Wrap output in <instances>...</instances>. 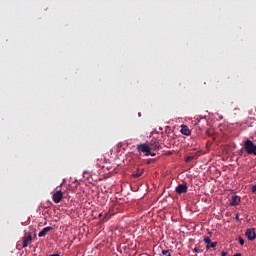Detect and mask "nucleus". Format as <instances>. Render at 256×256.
<instances>
[{
	"instance_id": "1",
	"label": "nucleus",
	"mask_w": 256,
	"mask_h": 256,
	"mask_svg": "<svg viewBox=\"0 0 256 256\" xmlns=\"http://www.w3.org/2000/svg\"><path fill=\"white\" fill-rule=\"evenodd\" d=\"M243 149H244V151H246V153L248 155H254L256 145H255V143H253V141L246 140V141L243 142Z\"/></svg>"
},
{
	"instance_id": "2",
	"label": "nucleus",
	"mask_w": 256,
	"mask_h": 256,
	"mask_svg": "<svg viewBox=\"0 0 256 256\" xmlns=\"http://www.w3.org/2000/svg\"><path fill=\"white\" fill-rule=\"evenodd\" d=\"M136 151H138L139 153H144V155L146 157H149V155H151V147L149 146V144L147 143H142V144H138L136 146Z\"/></svg>"
},
{
	"instance_id": "3",
	"label": "nucleus",
	"mask_w": 256,
	"mask_h": 256,
	"mask_svg": "<svg viewBox=\"0 0 256 256\" xmlns=\"http://www.w3.org/2000/svg\"><path fill=\"white\" fill-rule=\"evenodd\" d=\"M148 146H150V149L152 151L163 149V147H161V140L159 139V137L155 136L152 137L151 141L148 143Z\"/></svg>"
},
{
	"instance_id": "4",
	"label": "nucleus",
	"mask_w": 256,
	"mask_h": 256,
	"mask_svg": "<svg viewBox=\"0 0 256 256\" xmlns=\"http://www.w3.org/2000/svg\"><path fill=\"white\" fill-rule=\"evenodd\" d=\"M31 243H33V236L31 235V233H29V234L25 233L24 237L22 238L23 249L29 247V245H31Z\"/></svg>"
},
{
	"instance_id": "5",
	"label": "nucleus",
	"mask_w": 256,
	"mask_h": 256,
	"mask_svg": "<svg viewBox=\"0 0 256 256\" xmlns=\"http://www.w3.org/2000/svg\"><path fill=\"white\" fill-rule=\"evenodd\" d=\"M189 187L187 186V184H179L178 186H176L175 188V192L178 195H183V193H187Z\"/></svg>"
},
{
	"instance_id": "6",
	"label": "nucleus",
	"mask_w": 256,
	"mask_h": 256,
	"mask_svg": "<svg viewBox=\"0 0 256 256\" xmlns=\"http://www.w3.org/2000/svg\"><path fill=\"white\" fill-rule=\"evenodd\" d=\"M63 199V192H61V190H58L56 191L53 196H52V200L55 202V203H61Z\"/></svg>"
},
{
	"instance_id": "7",
	"label": "nucleus",
	"mask_w": 256,
	"mask_h": 256,
	"mask_svg": "<svg viewBox=\"0 0 256 256\" xmlns=\"http://www.w3.org/2000/svg\"><path fill=\"white\" fill-rule=\"evenodd\" d=\"M241 203V197L237 195H233L230 199V205L231 207H237Z\"/></svg>"
},
{
	"instance_id": "8",
	"label": "nucleus",
	"mask_w": 256,
	"mask_h": 256,
	"mask_svg": "<svg viewBox=\"0 0 256 256\" xmlns=\"http://www.w3.org/2000/svg\"><path fill=\"white\" fill-rule=\"evenodd\" d=\"M246 237L249 241H255L256 239L255 229H247Z\"/></svg>"
},
{
	"instance_id": "9",
	"label": "nucleus",
	"mask_w": 256,
	"mask_h": 256,
	"mask_svg": "<svg viewBox=\"0 0 256 256\" xmlns=\"http://www.w3.org/2000/svg\"><path fill=\"white\" fill-rule=\"evenodd\" d=\"M49 231H53V227L48 226L42 229V231L39 232L38 237H45Z\"/></svg>"
},
{
	"instance_id": "10",
	"label": "nucleus",
	"mask_w": 256,
	"mask_h": 256,
	"mask_svg": "<svg viewBox=\"0 0 256 256\" xmlns=\"http://www.w3.org/2000/svg\"><path fill=\"white\" fill-rule=\"evenodd\" d=\"M181 133H182V135L189 136V135H191V130H189V127L182 125Z\"/></svg>"
},
{
	"instance_id": "11",
	"label": "nucleus",
	"mask_w": 256,
	"mask_h": 256,
	"mask_svg": "<svg viewBox=\"0 0 256 256\" xmlns=\"http://www.w3.org/2000/svg\"><path fill=\"white\" fill-rule=\"evenodd\" d=\"M144 170L143 169H139L137 168V172L132 174V177H134V179H138V177H141V175H143Z\"/></svg>"
},
{
	"instance_id": "12",
	"label": "nucleus",
	"mask_w": 256,
	"mask_h": 256,
	"mask_svg": "<svg viewBox=\"0 0 256 256\" xmlns=\"http://www.w3.org/2000/svg\"><path fill=\"white\" fill-rule=\"evenodd\" d=\"M199 157V153H197V155H190L188 157H186L185 161L186 163H189L191 161H193V159H197Z\"/></svg>"
},
{
	"instance_id": "13",
	"label": "nucleus",
	"mask_w": 256,
	"mask_h": 256,
	"mask_svg": "<svg viewBox=\"0 0 256 256\" xmlns=\"http://www.w3.org/2000/svg\"><path fill=\"white\" fill-rule=\"evenodd\" d=\"M204 243L206 245V249L209 251V245H211V238L209 236L204 237Z\"/></svg>"
},
{
	"instance_id": "14",
	"label": "nucleus",
	"mask_w": 256,
	"mask_h": 256,
	"mask_svg": "<svg viewBox=\"0 0 256 256\" xmlns=\"http://www.w3.org/2000/svg\"><path fill=\"white\" fill-rule=\"evenodd\" d=\"M110 219H111V214L106 213V214L104 215L102 221L105 222V221H109Z\"/></svg>"
},
{
	"instance_id": "15",
	"label": "nucleus",
	"mask_w": 256,
	"mask_h": 256,
	"mask_svg": "<svg viewBox=\"0 0 256 256\" xmlns=\"http://www.w3.org/2000/svg\"><path fill=\"white\" fill-rule=\"evenodd\" d=\"M162 256H171V251H169V250H162Z\"/></svg>"
},
{
	"instance_id": "16",
	"label": "nucleus",
	"mask_w": 256,
	"mask_h": 256,
	"mask_svg": "<svg viewBox=\"0 0 256 256\" xmlns=\"http://www.w3.org/2000/svg\"><path fill=\"white\" fill-rule=\"evenodd\" d=\"M215 247H217V242H210L209 249H215Z\"/></svg>"
},
{
	"instance_id": "17",
	"label": "nucleus",
	"mask_w": 256,
	"mask_h": 256,
	"mask_svg": "<svg viewBox=\"0 0 256 256\" xmlns=\"http://www.w3.org/2000/svg\"><path fill=\"white\" fill-rule=\"evenodd\" d=\"M238 241L240 245H245V240L242 237H239Z\"/></svg>"
},
{
	"instance_id": "18",
	"label": "nucleus",
	"mask_w": 256,
	"mask_h": 256,
	"mask_svg": "<svg viewBox=\"0 0 256 256\" xmlns=\"http://www.w3.org/2000/svg\"><path fill=\"white\" fill-rule=\"evenodd\" d=\"M194 253H203V250H201V249L195 247V248H194Z\"/></svg>"
},
{
	"instance_id": "19",
	"label": "nucleus",
	"mask_w": 256,
	"mask_h": 256,
	"mask_svg": "<svg viewBox=\"0 0 256 256\" xmlns=\"http://www.w3.org/2000/svg\"><path fill=\"white\" fill-rule=\"evenodd\" d=\"M244 150H245V148L240 149V150L238 151V155H240V156L243 155V153L245 152Z\"/></svg>"
},
{
	"instance_id": "20",
	"label": "nucleus",
	"mask_w": 256,
	"mask_h": 256,
	"mask_svg": "<svg viewBox=\"0 0 256 256\" xmlns=\"http://www.w3.org/2000/svg\"><path fill=\"white\" fill-rule=\"evenodd\" d=\"M252 193H256V184L252 186Z\"/></svg>"
},
{
	"instance_id": "21",
	"label": "nucleus",
	"mask_w": 256,
	"mask_h": 256,
	"mask_svg": "<svg viewBox=\"0 0 256 256\" xmlns=\"http://www.w3.org/2000/svg\"><path fill=\"white\" fill-rule=\"evenodd\" d=\"M221 256H227V252L222 251V252H221Z\"/></svg>"
},
{
	"instance_id": "22",
	"label": "nucleus",
	"mask_w": 256,
	"mask_h": 256,
	"mask_svg": "<svg viewBox=\"0 0 256 256\" xmlns=\"http://www.w3.org/2000/svg\"><path fill=\"white\" fill-rule=\"evenodd\" d=\"M151 157H155V153H152V152H150V154H149Z\"/></svg>"
},
{
	"instance_id": "23",
	"label": "nucleus",
	"mask_w": 256,
	"mask_h": 256,
	"mask_svg": "<svg viewBox=\"0 0 256 256\" xmlns=\"http://www.w3.org/2000/svg\"><path fill=\"white\" fill-rule=\"evenodd\" d=\"M235 219L236 221H239V214L236 215Z\"/></svg>"
},
{
	"instance_id": "24",
	"label": "nucleus",
	"mask_w": 256,
	"mask_h": 256,
	"mask_svg": "<svg viewBox=\"0 0 256 256\" xmlns=\"http://www.w3.org/2000/svg\"><path fill=\"white\" fill-rule=\"evenodd\" d=\"M99 217H100V218L103 217V213L99 214Z\"/></svg>"
}]
</instances>
